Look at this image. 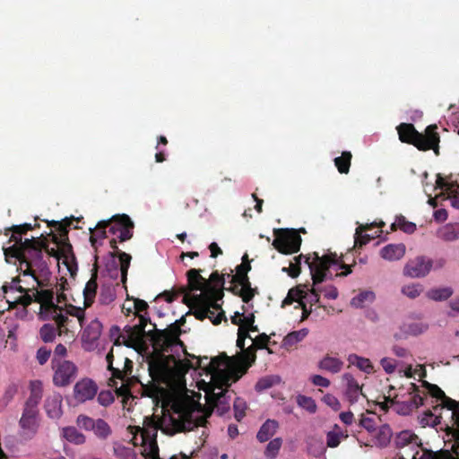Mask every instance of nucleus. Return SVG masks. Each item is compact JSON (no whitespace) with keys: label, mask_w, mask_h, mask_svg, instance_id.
Masks as SVG:
<instances>
[{"label":"nucleus","mask_w":459,"mask_h":459,"mask_svg":"<svg viewBox=\"0 0 459 459\" xmlns=\"http://www.w3.org/2000/svg\"><path fill=\"white\" fill-rule=\"evenodd\" d=\"M135 316L139 323L128 326L115 342L124 344L147 358L151 377L160 386L162 417L159 421L145 418L143 427L129 426L128 431L134 446L140 447L145 459H161L159 456L157 434L159 429L168 435L190 431L204 426L213 409L223 414L230 409L228 387L238 380L255 359V351L264 348L269 342L265 333L255 334L253 313L236 312L231 317L238 325L237 346L240 354L198 359L197 368L180 359L185 353L179 340L180 330L170 325L164 331L155 329L147 316L148 304L134 298ZM169 459H190L185 454Z\"/></svg>","instance_id":"1"},{"label":"nucleus","mask_w":459,"mask_h":459,"mask_svg":"<svg viewBox=\"0 0 459 459\" xmlns=\"http://www.w3.org/2000/svg\"><path fill=\"white\" fill-rule=\"evenodd\" d=\"M22 272L18 279H13L8 284L3 286V291L8 294V298H13L12 292H18L19 295L30 293L34 296L35 301L40 304L39 316L43 320H55L58 326L66 328V325L72 322L69 316L75 318L81 327L83 326L85 321L84 310L72 305L66 306L63 309L60 306L55 305L53 291L43 289L44 285H38L33 282L30 277H24V270Z\"/></svg>","instance_id":"2"},{"label":"nucleus","mask_w":459,"mask_h":459,"mask_svg":"<svg viewBox=\"0 0 459 459\" xmlns=\"http://www.w3.org/2000/svg\"><path fill=\"white\" fill-rule=\"evenodd\" d=\"M341 258L336 253L325 254L319 256L315 254L312 262L308 263L310 273L313 281V286L308 289L307 286H299L290 289L287 297L282 301V307L297 302L299 307L302 308L301 320H305L311 313V307L319 302V284L325 280L331 278L332 268H343L344 272L339 275H348L351 273L349 266L341 264Z\"/></svg>","instance_id":"3"},{"label":"nucleus","mask_w":459,"mask_h":459,"mask_svg":"<svg viewBox=\"0 0 459 459\" xmlns=\"http://www.w3.org/2000/svg\"><path fill=\"white\" fill-rule=\"evenodd\" d=\"M187 277L189 290L184 294L183 300L193 309L196 318H207L214 325L221 323L224 315L219 304L221 291L212 287L197 270H190Z\"/></svg>","instance_id":"4"},{"label":"nucleus","mask_w":459,"mask_h":459,"mask_svg":"<svg viewBox=\"0 0 459 459\" xmlns=\"http://www.w3.org/2000/svg\"><path fill=\"white\" fill-rule=\"evenodd\" d=\"M30 224L16 226L12 235L13 245L4 248V256L7 263L14 258L20 261L19 270H24V277L30 279L38 285H44V281L48 275L46 263L42 260V252L32 239L22 240V232L30 230Z\"/></svg>","instance_id":"5"},{"label":"nucleus","mask_w":459,"mask_h":459,"mask_svg":"<svg viewBox=\"0 0 459 459\" xmlns=\"http://www.w3.org/2000/svg\"><path fill=\"white\" fill-rule=\"evenodd\" d=\"M42 397V384L39 381L30 384V395L28 398L19 421L21 434L26 438H32L39 427L37 406Z\"/></svg>","instance_id":"6"},{"label":"nucleus","mask_w":459,"mask_h":459,"mask_svg":"<svg viewBox=\"0 0 459 459\" xmlns=\"http://www.w3.org/2000/svg\"><path fill=\"white\" fill-rule=\"evenodd\" d=\"M434 191H438L435 197H431L429 191L431 187L426 184L424 185V191L428 195L429 204L436 205L437 199L446 200L450 202L451 206L459 209V175L456 177L449 176L443 178L439 175L437 176L435 180Z\"/></svg>","instance_id":"7"},{"label":"nucleus","mask_w":459,"mask_h":459,"mask_svg":"<svg viewBox=\"0 0 459 459\" xmlns=\"http://www.w3.org/2000/svg\"><path fill=\"white\" fill-rule=\"evenodd\" d=\"M437 126H428L425 134H420L415 130L412 125L402 124L397 127L399 138L402 142L409 143L415 145L420 150L433 149L437 152V146L439 142Z\"/></svg>","instance_id":"8"},{"label":"nucleus","mask_w":459,"mask_h":459,"mask_svg":"<svg viewBox=\"0 0 459 459\" xmlns=\"http://www.w3.org/2000/svg\"><path fill=\"white\" fill-rule=\"evenodd\" d=\"M107 221L108 233L113 236L112 241H125L132 237L134 223L127 215H115Z\"/></svg>","instance_id":"9"},{"label":"nucleus","mask_w":459,"mask_h":459,"mask_svg":"<svg viewBox=\"0 0 459 459\" xmlns=\"http://www.w3.org/2000/svg\"><path fill=\"white\" fill-rule=\"evenodd\" d=\"M76 425L84 430L92 431L100 439H106L111 434L109 425L102 419H92L87 415L80 414L76 419Z\"/></svg>","instance_id":"10"},{"label":"nucleus","mask_w":459,"mask_h":459,"mask_svg":"<svg viewBox=\"0 0 459 459\" xmlns=\"http://www.w3.org/2000/svg\"><path fill=\"white\" fill-rule=\"evenodd\" d=\"M300 236L295 230H281L273 240V246L283 254H292L299 250Z\"/></svg>","instance_id":"11"},{"label":"nucleus","mask_w":459,"mask_h":459,"mask_svg":"<svg viewBox=\"0 0 459 459\" xmlns=\"http://www.w3.org/2000/svg\"><path fill=\"white\" fill-rule=\"evenodd\" d=\"M98 390L95 381L89 377H82L74 385L73 399L78 403H86L96 396Z\"/></svg>","instance_id":"12"},{"label":"nucleus","mask_w":459,"mask_h":459,"mask_svg":"<svg viewBox=\"0 0 459 459\" xmlns=\"http://www.w3.org/2000/svg\"><path fill=\"white\" fill-rule=\"evenodd\" d=\"M77 374L76 366L70 361L58 362L54 367L53 382L57 386H65L75 377Z\"/></svg>","instance_id":"13"},{"label":"nucleus","mask_w":459,"mask_h":459,"mask_svg":"<svg viewBox=\"0 0 459 459\" xmlns=\"http://www.w3.org/2000/svg\"><path fill=\"white\" fill-rule=\"evenodd\" d=\"M130 261L131 256L126 253H119L118 256H113L110 264L107 265L110 277L120 278L121 282L125 284Z\"/></svg>","instance_id":"14"},{"label":"nucleus","mask_w":459,"mask_h":459,"mask_svg":"<svg viewBox=\"0 0 459 459\" xmlns=\"http://www.w3.org/2000/svg\"><path fill=\"white\" fill-rule=\"evenodd\" d=\"M431 267L432 263L430 259L419 256L405 264L403 274L411 278L424 277L430 272Z\"/></svg>","instance_id":"15"},{"label":"nucleus","mask_w":459,"mask_h":459,"mask_svg":"<svg viewBox=\"0 0 459 459\" xmlns=\"http://www.w3.org/2000/svg\"><path fill=\"white\" fill-rule=\"evenodd\" d=\"M114 353L115 350L112 348L106 357L108 369L113 371L114 377L123 379L131 374L133 362L128 358H120L118 361H117V367H114Z\"/></svg>","instance_id":"16"},{"label":"nucleus","mask_w":459,"mask_h":459,"mask_svg":"<svg viewBox=\"0 0 459 459\" xmlns=\"http://www.w3.org/2000/svg\"><path fill=\"white\" fill-rule=\"evenodd\" d=\"M46 414L51 420H58L63 415V397L58 393L47 396L44 403Z\"/></svg>","instance_id":"17"},{"label":"nucleus","mask_w":459,"mask_h":459,"mask_svg":"<svg viewBox=\"0 0 459 459\" xmlns=\"http://www.w3.org/2000/svg\"><path fill=\"white\" fill-rule=\"evenodd\" d=\"M101 328L102 325L97 319L91 320L87 325L82 335V340L85 349L91 350L93 348L94 342L100 336Z\"/></svg>","instance_id":"18"},{"label":"nucleus","mask_w":459,"mask_h":459,"mask_svg":"<svg viewBox=\"0 0 459 459\" xmlns=\"http://www.w3.org/2000/svg\"><path fill=\"white\" fill-rule=\"evenodd\" d=\"M344 367L343 360L333 354L324 355L317 362L318 369L331 374L340 373Z\"/></svg>","instance_id":"19"},{"label":"nucleus","mask_w":459,"mask_h":459,"mask_svg":"<svg viewBox=\"0 0 459 459\" xmlns=\"http://www.w3.org/2000/svg\"><path fill=\"white\" fill-rule=\"evenodd\" d=\"M250 270V266L241 265L238 269L239 285L236 286L242 300L247 303L254 297V290L250 287V283L246 276L247 272Z\"/></svg>","instance_id":"20"},{"label":"nucleus","mask_w":459,"mask_h":459,"mask_svg":"<svg viewBox=\"0 0 459 459\" xmlns=\"http://www.w3.org/2000/svg\"><path fill=\"white\" fill-rule=\"evenodd\" d=\"M341 379L345 386L346 395L350 402L355 403L361 394V386L351 373H344Z\"/></svg>","instance_id":"21"},{"label":"nucleus","mask_w":459,"mask_h":459,"mask_svg":"<svg viewBox=\"0 0 459 459\" xmlns=\"http://www.w3.org/2000/svg\"><path fill=\"white\" fill-rule=\"evenodd\" d=\"M375 225H377L376 223H371V224H359L357 229H356V231H355V247L357 246H363L365 245L366 243H368L369 240L377 238V237H379L380 236V232L381 231H375V232H369L368 233V230H371V228H373Z\"/></svg>","instance_id":"22"},{"label":"nucleus","mask_w":459,"mask_h":459,"mask_svg":"<svg viewBox=\"0 0 459 459\" xmlns=\"http://www.w3.org/2000/svg\"><path fill=\"white\" fill-rule=\"evenodd\" d=\"M405 250L403 244H389L380 250V255L385 260L396 261L403 257Z\"/></svg>","instance_id":"23"},{"label":"nucleus","mask_w":459,"mask_h":459,"mask_svg":"<svg viewBox=\"0 0 459 459\" xmlns=\"http://www.w3.org/2000/svg\"><path fill=\"white\" fill-rule=\"evenodd\" d=\"M433 394L436 397L442 400L444 407L452 411L453 419L457 427L459 428V402H456L455 400H452L451 398L446 397L445 393L437 386H435V391Z\"/></svg>","instance_id":"24"},{"label":"nucleus","mask_w":459,"mask_h":459,"mask_svg":"<svg viewBox=\"0 0 459 459\" xmlns=\"http://www.w3.org/2000/svg\"><path fill=\"white\" fill-rule=\"evenodd\" d=\"M371 437L376 446L380 447L386 446L391 440L392 430L388 425L380 424L371 434Z\"/></svg>","instance_id":"25"},{"label":"nucleus","mask_w":459,"mask_h":459,"mask_svg":"<svg viewBox=\"0 0 459 459\" xmlns=\"http://www.w3.org/2000/svg\"><path fill=\"white\" fill-rule=\"evenodd\" d=\"M397 373L400 377L413 380H420L425 377V369L421 365H400Z\"/></svg>","instance_id":"26"},{"label":"nucleus","mask_w":459,"mask_h":459,"mask_svg":"<svg viewBox=\"0 0 459 459\" xmlns=\"http://www.w3.org/2000/svg\"><path fill=\"white\" fill-rule=\"evenodd\" d=\"M376 299V294L372 290H361L351 299V306L356 308H363L371 305Z\"/></svg>","instance_id":"27"},{"label":"nucleus","mask_w":459,"mask_h":459,"mask_svg":"<svg viewBox=\"0 0 459 459\" xmlns=\"http://www.w3.org/2000/svg\"><path fill=\"white\" fill-rule=\"evenodd\" d=\"M347 360L350 365L355 366L360 371L366 374H372L374 372V366L369 359L351 353L348 356Z\"/></svg>","instance_id":"28"},{"label":"nucleus","mask_w":459,"mask_h":459,"mask_svg":"<svg viewBox=\"0 0 459 459\" xmlns=\"http://www.w3.org/2000/svg\"><path fill=\"white\" fill-rule=\"evenodd\" d=\"M279 423L275 420H267L257 432L256 437L260 442L269 440L277 431Z\"/></svg>","instance_id":"29"},{"label":"nucleus","mask_w":459,"mask_h":459,"mask_svg":"<svg viewBox=\"0 0 459 459\" xmlns=\"http://www.w3.org/2000/svg\"><path fill=\"white\" fill-rule=\"evenodd\" d=\"M396 445L400 447H405L411 446L413 447H419L420 440L417 435L410 430L401 431L396 437Z\"/></svg>","instance_id":"30"},{"label":"nucleus","mask_w":459,"mask_h":459,"mask_svg":"<svg viewBox=\"0 0 459 459\" xmlns=\"http://www.w3.org/2000/svg\"><path fill=\"white\" fill-rule=\"evenodd\" d=\"M33 299L35 300L34 296L30 293H27L25 295H18L17 297H10L7 299V302L10 304V306L16 304L22 305V308L17 316L21 318H24L28 314L26 307L29 306Z\"/></svg>","instance_id":"31"},{"label":"nucleus","mask_w":459,"mask_h":459,"mask_svg":"<svg viewBox=\"0 0 459 459\" xmlns=\"http://www.w3.org/2000/svg\"><path fill=\"white\" fill-rule=\"evenodd\" d=\"M437 237L446 241H454L459 238V223H448L437 230Z\"/></svg>","instance_id":"32"},{"label":"nucleus","mask_w":459,"mask_h":459,"mask_svg":"<svg viewBox=\"0 0 459 459\" xmlns=\"http://www.w3.org/2000/svg\"><path fill=\"white\" fill-rule=\"evenodd\" d=\"M347 437L348 434L335 424L333 429L328 431L326 434L327 446L332 448L337 447L343 439L347 438Z\"/></svg>","instance_id":"33"},{"label":"nucleus","mask_w":459,"mask_h":459,"mask_svg":"<svg viewBox=\"0 0 459 459\" xmlns=\"http://www.w3.org/2000/svg\"><path fill=\"white\" fill-rule=\"evenodd\" d=\"M454 293L450 286H442L430 289L427 292V297L434 301H444L448 299Z\"/></svg>","instance_id":"34"},{"label":"nucleus","mask_w":459,"mask_h":459,"mask_svg":"<svg viewBox=\"0 0 459 459\" xmlns=\"http://www.w3.org/2000/svg\"><path fill=\"white\" fill-rule=\"evenodd\" d=\"M62 436L68 442L75 445H82L86 442V437L74 427H65L62 429Z\"/></svg>","instance_id":"35"},{"label":"nucleus","mask_w":459,"mask_h":459,"mask_svg":"<svg viewBox=\"0 0 459 459\" xmlns=\"http://www.w3.org/2000/svg\"><path fill=\"white\" fill-rule=\"evenodd\" d=\"M307 329L304 328L288 333L282 341V346L287 349L294 346L301 342L307 335Z\"/></svg>","instance_id":"36"},{"label":"nucleus","mask_w":459,"mask_h":459,"mask_svg":"<svg viewBox=\"0 0 459 459\" xmlns=\"http://www.w3.org/2000/svg\"><path fill=\"white\" fill-rule=\"evenodd\" d=\"M411 459H454L448 451L431 452L420 450L417 451Z\"/></svg>","instance_id":"37"},{"label":"nucleus","mask_w":459,"mask_h":459,"mask_svg":"<svg viewBox=\"0 0 459 459\" xmlns=\"http://www.w3.org/2000/svg\"><path fill=\"white\" fill-rule=\"evenodd\" d=\"M429 328L427 323L418 320L411 321L403 325V331L410 335H419L425 333Z\"/></svg>","instance_id":"38"},{"label":"nucleus","mask_w":459,"mask_h":459,"mask_svg":"<svg viewBox=\"0 0 459 459\" xmlns=\"http://www.w3.org/2000/svg\"><path fill=\"white\" fill-rule=\"evenodd\" d=\"M98 284L96 282V276H92L83 290L84 305L89 307L94 300Z\"/></svg>","instance_id":"39"},{"label":"nucleus","mask_w":459,"mask_h":459,"mask_svg":"<svg viewBox=\"0 0 459 459\" xmlns=\"http://www.w3.org/2000/svg\"><path fill=\"white\" fill-rule=\"evenodd\" d=\"M108 224V221H101L96 225L90 238L92 246H95L99 240L108 237L106 230Z\"/></svg>","instance_id":"40"},{"label":"nucleus","mask_w":459,"mask_h":459,"mask_svg":"<svg viewBox=\"0 0 459 459\" xmlns=\"http://www.w3.org/2000/svg\"><path fill=\"white\" fill-rule=\"evenodd\" d=\"M296 401L300 408L311 414L315 413L317 410L316 403L312 397L299 394L297 396Z\"/></svg>","instance_id":"41"},{"label":"nucleus","mask_w":459,"mask_h":459,"mask_svg":"<svg viewBox=\"0 0 459 459\" xmlns=\"http://www.w3.org/2000/svg\"><path fill=\"white\" fill-rule=\"evenodd\" d=\"M392 228L394 230L400 229L405 233H412L416 230V225L412 222L407 221L403 216H398L392 224Z\"/></svg>","instance_id":"42"},{"label":"nucleus","mask_w":459,"mask_h":459,"mask_svg":"<svg viewBox=\"0 0 459 459\" xmlns=\"http://www.w3.org/2000/svg\"><path fill=\"white\" fill-rule=\"evenodd\" d=\"M351 152H343L342 156L334 159L335 166L337 167L339 172L347 173L351 165Z\"/></svg>","instance_id":"43"},{"label":"nucleus","mask_w":459,"mask_h":459,"mask_svg":"<svg viewBox=\"0 0 459 459\" xmlns=\"http://www.w3.org/2000/svg\"><path fill=\"white\" fill-rule=\"evenodd\" d=\"M422 291L423 287L419 283L404 285L402 288V293L410 299H415L419 297Z\"/></svg>","instance_id":"44"},{"label":"nucleus","mask_w":459,"mask_h":459,"mask_svg":"<svg viewBox=\"0 0 459 459\" xmlns=\"http://www.w3.org/2000/svg\"><path fill=\"white\" fill-rule=\"evenodd\" d=\"M376 420L377 417L375 415H370L369 413L362 415L360 419V425L371 435L379 426L377 424Z\"/></svg>","instance_id":"45"},{"label":"nucleus","mask_w":459,"mask_h":459,"mask_svg":"<svg viewBox=\"0 0 459 459\" xmlns=\"http://www.w3.org/2000/svg\"><path fill=\"white\" fill-rule=\"evenodd\" d=\"M115 454L120 459H137V455L133 448L122 445L115 447Z\"/></svg>","instance_id":"46"},{"label":"nucleus","mask_w":459,"mask_h":459,"mask_svg":"<svg viewBox=\"0 0 459 459\" xmlns=\"http://www.w3.org/2000/svg\"><path fill=\"white\" fill-rule=\"evenodd\" d=\"M380 365L386 374H393L396 369L398 370L399 368L396 360L389 357L382 358L380 359Z\"/></svg>","instance_id":"47"},{"label":"nucleus","mask_w":459,"mask_h":459,"mask_svg":"<svg viewBox=\"0 0 459 459\" xmlns=\"http://www.w3.org/2000/svg\"><path fill=\"white\" fill-rule=\"evenodd\" d=\"M281 444L282 441L279 437L271 440L268 443L267 447L265 449V455L271 458L275 457L281 446Z\"/></svg>","instance_id":"48"},{"label":"nucleus","mask_w":459,"mask_h":459,"mask_svg":"<svg viewBox=\"0 0 459 459\" xmlns=\"http://www.w3.org/2000/svg\"><path fill=\"white\" fill-rule=\"evenodd\" d=\"M67 290H68L67 281L65 280L61 279L60 282H58L56 286V293L58 303L67 300V293H66Z\"/></svg>","instance_id":"49"},{"label":"nucleus","mask_w":459,"mask_h":459,"mask_svg":"<svg viewBox=\"0 0 459 459\" xmlns=\"http://www.w3.org/2000/svg\"><path fill=\"white\" fill-rule=\"evenodd\" d=\"M300 261L301 256L295 257L293 261L290 263L289 267H283L282 271L288 273V274L292 278L297 277L300 273Z\"/></svg>","instance_id":"50"},{"label":"nucleus","mask_w":459,"mask_h":459,"mask_svg":"<svg viewBox=\"0 0 459 459\" xmlns=\"http://www.w3.org/2000/svg\"><path fill=\"white\" fill-rule=\"evenodd\" d=\"M323 403H325L328 407H330L334 411H337L341 409V403L336 396L332 394H326L322 398Z\"/></svg>","instance_id":"51"},{"label":"nucleus","mask_w":459,"mask_h":459,"mask_svg":"<svg viewBox=\"0 0 459 459\" xmlns=\"http://www.w3.org/2000/svg\"><path fill=\"white\" fill-rule=\"evenodd\" d=\"M309 381L315 385L319 387L327 388L330 386V380L321 375L313 374L309 377Z\"/></svg>","instance_id":"52"},{"label":"nucleus","mask_w":459,"mask_h":459,"mask_svg":"<svg viewBox=\"0 0 459 459\" xmlns=\"http://www.w3.org/2000/svg\"><path fill=\"white\" fill-rule=\"evenodd\" d=\"M121 311L125 316H135V304L134 302V298H130L127 295L126 299L125 300L121 307Z\"/></svg>","instance_id":"53"},{"label":"nucleus","mask_w":459,"mask_h":459,"mask_svg":"<svg viewBox=\"0 0 459 459\" xmlns=\"http://www.w3.org/2000/svg\"><path fill=\"white\" fill-rule=\"evenodd\" d=\"M55 335H56L55 329L53 326H51L49 325H45L40 329V336H41L42 340L46 342H52L55 338Z\"/></svg>","instance_id":"54"},{"label":"nucleus","mask_w":459,"mask_h":459,"mask_svg":"<svg viewBox=\"0 0 459 459\" xmlns=\"http://www.w3.org/2000/svg\"><path fill=\"white\" fill-rule=\"evenodd\" d=\"M114 401V396L110 391H102L98 395V402L103 406H108Z\"/></svg>","instance_id":"55"},{"label":"nucleus","mask_w":459,"mask_h":459,"mask_svg":"<svg viewBox=\"0 0 459 459\" xmlns=\"http://www.w3.org/2000/svg\"><path fill=\"white\" fill-rule=\"evenodd\" d=\"M319 292H323L324 293V296L326 298V299H336L337 297H338V290L337 289L333 286V285H329V286H326L325 288L324 289H321L320 288V291Z\"/></svg>","instance_id":"56"},{"label":"nucleus","mask_w":459,"mask_h":459,"mask_svg":"<svg viewBox=\"0 0 459 459\" xmlns=\"http://www.w3.org/2000/svg\"><path fill=\"white\" fill-rule=\"evenodd\" d=\"M50 357V351L45 348H40L37 351V359L40 365L45 364Z\"/></svg>","instance_id":"57"},{"label":"nucleus","mask_w":459,"mask_h":459,"mask_svg":"<svg viewBox=\"0 0 459 459\" xmlns=\"http://www.w3.org/2000/svg\"><path fill=\"white\" fill-rule=\"evenodd\" d=\"M393 353L399 358H406L409 356V351L402 346L394 345L392 349Z\"/></svg>","instance_id":"58"},{"label":"nucleus","mask_w":459,"mask_h":459,"mask_svg":"<svg viewBox=\"0 0 459 459\" xmlns=\"http://www.w3.org/2000/svg\"><path fill=\"white\" fill-rule=\"evenodd\" d=\"M244 408L245 405L241 401H236L234 403V409L236 411V418L238 420H240V419L244 416Z\"/></svg>","instance_id":"59"},{"label":"nucleus","mask_w":459,"mask_h":459,"mask_svg":"<svg viewBox=\"0 0 459 459\" xmlns=\"http://www.w3.org/2000/svg\"><path fill=\"white\" fill-rule=\"evenodd\" d=\"M340 420L346 425H351L353 422L354 416L351 411H345L340 413Z\"/></svg>","instance_id":"60"},{"label":"nucleus","mask_w":459,"mask_h":459,"mask_svg":"<svg viewBox=\"0 0 459 459\" xmlns=\"http://www.w3.org/2000/svg\"><path fill=\"white\" fill-rule=\"evenodd\" d=\"M273 380L272 378H262L256 384L258 390L269 388L273 385Z\"/></svg>","instance_id":"61"},{"label":"nucleus","mask_w":459,"mask_h":459,"mask_svg":"<svg viewBox=\"0 0 459 459\" xmlns=\"http://www.w3.org/2000/svg\"><path fill=\"white\" fill-rule=\"evenodd\" d=\"M434 217L437 221H444L446 220L447 218V212L446 210L444 209H440V210H437L435 212H434Z\"/></svg>","instance_id":"62"},{"label":"nucleus","mask_w":459,"mask_h":459,"mask_svg":"<svg viewBox=\"0 0 459 459\" xmlns=\"http://www.w3.org/2000/svg\"><path fill=\"white\" fill-rule=\"evenodd\" d=\"M209 248L211 251V255L212 257H216L218 255L221 254V250L216 243H212L210 245Z\"/></svg>","instance_id":"63"},{"label":"nucleus","mask_w":459,"mask_h":459,"mask_svg":"<svg viewBox=\"0 0 459 459\" xmlns=\"http://www.w3.org/2000/svg\"><path fill=\"white\" fill-rule=\"evenodd\" d=\"M426 417L428 419H422V421L426 420V424H431V425L437 424V422H438L437 418L435 417L433 414L429 413V414L426 415Z\"/></svg>","instance_id":"64"}]
</instances>
